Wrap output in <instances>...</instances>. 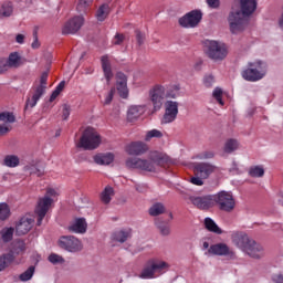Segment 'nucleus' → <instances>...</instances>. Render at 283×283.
Wrapping results in <instances>:
<instances>
[{"label": "nucleus", "instance_id": "59", "mask_svg": "<svg viewBox=\"0 0 283 283\" xmlns=\"http://www.w3.org/2000/svg\"><path fill=\"white\" fill-rule=\"evenodd\" d=\"M8 132H10V126L3 124L0 125V136H6V134H8Z\"/></svg>", "mask_w": 283, "mask_h": 283}, {"label": "nucleus", "instance_id": "46", "mask_svg": "<svg viewBox=\"0 0 283 283\" xmlns=\"http://www.w3.org/2000/svg\"><path fill=\"white\" fill-rule=\"evenodd\" d=\"M49 262H51V264H65V259H63V256L56 254V253H51L48 258Z\"/></svg>", "mask_w": 283, "mask_h": 283}, {"label": "nucleus", "instance_id": "19", "mask_svg": "<svg viewBox=\"0 0 283 283\" xmlns=\"http://www.w3.org/2000/svg\"><path fill=\"white\" fill-rule=\"evenodd\" d=\"M190 202L195 207H197V209H201L202 211H207V209H211V207H213L216 200L211 196L190 197Z\"/></svg>", "mask_w": 283, "mask_h": 283}, {"label": "nucleus", "instance_id": "15", "mask_svg": "<svg viewBox=\"0 0 283 283\" xmlns=\"http://www.w3.org/2000/svg\"><path fill=\"white\" fill-rule=\"evenodd\" d=\"M32 227H34V218H32L30 214H27L17 222L15 233L18 235H25L27 233H30Z\"/></svg>", "mask_w": 283, "mask_h": 283}, {"label": "nucleus", "instance_id": "50", "mask_svg": "<svg viewBox=\"0 0 283 283\" xmlns=\"http://www.w3.org/2000/svg\"><path fill=\"white\" fill-rule=\"evenodd\" d=\"M15 117L12 113H0V122L2 123H14Z\"/></svg>", "mask_w": 283, "mask_h": 283}, {"label": "nucleus", "instance_id": "32", "mask_svg": "<svg viewBox=\"0 0 283 283\" xmlns=\"http://www.w3.org/2000/svg\"><path fill=\"white\" fill-rule=\"evenodd\" d=\"M205 227L206 229H208V231H211L212 233H217L218 235L222 233V230L220 229V227H218V224H216V222L211 218L205 219Z\"/></svg>", "mask_w": 283, "mask_h": 283}, {"label": "nucleus", "instance_id": "17", "mask_svg": "<svg viewBox=\"0 0 283 283\" xmlns=\"http://www.w3.org/2000/svg\"><path fill=\"white\" fill-rule=\"evenodd\" d=\"M253 239L249 237V234L244 232H234L232 234V242L238 247V249H241V251L245 252L247 249L250 247Z\"/></svg>", "mask_w": 283, "mask_h": 283}, {"label": "nucleus", "instance_id": "62", "mask_svg": "<svg viewBox=\"0 0 283 283\" xmlns=\"http://www.w3.org/2000/svg\"><path fill=\"white\" fill-rule=\"evenodd\" d=\"M275 283H283V274H276L272 277Z\"/></svg>", "mask_w": 283, "mask_h": 283}, {"label": "nucleus", "instance_id": "36", "mask_svg": "<svg viewBox=\"0 0 283 283\" xmlns=\"http://www.w3.org/2000/svg\"><path fill=\"white\" fill-rule=\"evenodd\" d=\"M165 213V205L157 202L149 208V216H163Z\"/></svg>", "mask_w": 283, "mask_h": 283}, {"label": "nucleus", "instance_id": "29", "mask_svg": "<svg viewBox=\"0 0 283 283\" xmlns=\"http://www.w3.org/2000/svg\"><path fill=\"white\" fill-rule=\"evenodd\" d=\"M112 198H114V188H112V186H106L99 196V200L103 205H109Z\"/></svg>", "mask_w": 283, "mask_h": 283}, {"label": "nucleus", "instance_id": "26", "mask_svg": "<svg viewBox=\"0 0 283 283\" xmlns=\"http://www.w3.org/2000/svg\"><path fill=\"white\" fill-rule=\"evenodd\" d=\"M23 253H25V241H13L9 254L13 255V258H17V255H23Z\"/></svg>", "mask_w": 283, "mask_h": 283}, {"label": "nucleus", "instance_id": "60", "mask_svg": "<svg viewBox=\"0 0 283 283\" xmlns=\"http://www.w3.org/2000/svg\"><path fill=\"white\" fill-rule=\"evenodd\" d=\"M61 94L60 91L54 90L50 96V103H53V101H56L59 98V95Z\"/></svg>", "mask_w": 283, "mask_h": 283}, {"label": "nucleus", "instance_id": "3", "mask_svg": "<svg viewBox=\"0 0 283 283\" xmlns=\"http://www.w3.org/2000/svg\"><path fill=\"white\" fill-rule=\"evenodd\" d=\"M101 135L96 129L92 127H87L76 144V147L80 149H85V151H94V149H98L101 147Z\"/></svg>", "mask_w": 283, "mask_h": 283}, {"label": "nucleus", "instance_id": "35", "mask_svg": "<svg viewBox=\"0 0 283 283\" xmlns=\"http://www.w3.org/2000/svg\"><path fill=\"white\" fill-rule=\"evenodd\" d=\"M14 262V255L13 254H3L0 256V271H4L8 269V265Z\"/></svg>", "mask_w": 283, "mask_h": 283}, {"label": "nucleus", "instance_id": "57", "mask_svg": "<svg viewBox=\"0 0 283 283\" xmlns=\"http://www.w3.org/2000/svg\"><path fill=\"white\" fill-rule=\"evenodd\" d=\"M209 8H220V0H207Z\"/></svg>", "mask_w": 283, "mask_h": 283}, {"label": "nucleus", "instance_id": "1", "mask_svg": "<svg viewBox=\"0 0 283 283\" xmlns=\"http://www.w3.org/2000/svg\"><path fill=\"white\" fill-rule=\"evenodd\" d=\"M171 159L167 154L158 150L150 151L148 158L129 157L126 159V167L128 169H140V171L154 172L158 167H167Z\"/></svg>", "mask_w": 283, "mask_h": 283}, {"label": "nucleus", "instance_id": "27", "mask_svg": "<svg viewBox=\"0 0 283 283\" xmlns=\"http://www.w3.org/2000/svg\"><path fill=\"white\" fill-rule=\"evenodd\" d=\"M94 163L96 165H112L114 163V154L112 153H101L94 156Z\"/></svg>", "mask_w": 283, "mask_h": 283}, {"label": "nucleus", "instance_id": "8", "mask_svg": "<svg viewBox=\"0 0 283 283\" xmlns=\"http://www.w3.org/2000/svg\"><path fill=\"white\" fill-rule=\"evenodd\" d=\"M244 81L255 83V81H262L266 76V64L262 61H255L249 63V69L242 72Z\"/></svg>", "mask_w": 283, "mask_h": 283}, {"label": "nucleus", "instance_id": "31", "mask_svg": "<svg viewBox=\"0 0 283 283\" xmlns=\"http://www.w3.org/2000/svg\"><path fill=\"white\" fill-rule=\"evenodd\" d=\"M92 3H94V0H77L76 11L80 12V14H87Z\"/></svg>", "mask_w": 283, "mask_h": 283}, {"label": "nucleus", "instance_id": "16", "mask_svg": "<svg viewBox=\"0 0 283 283\" xmlns=\"http://www.w3.org/2000/svg\"><path fill=\"white\" fill-rule=\"evenodd\" d=\"M149 94L154 108L156 111L160 109V107H163V101L166 98L165 86L156 85L153 90H150Z\"/></svg>", "mask_w": 283, "mask_h": 283}, {"label": "nucleus", "instance_id": "43", "mask_svg": "<svg viewBox=\"0 0 283 283\" xmlns=\"http://www.w3.org/2000/svg\"><path fill=\"white\" fill-rule=\"evenodd\" d=\"M24 171H29V174H33L38 177L43 176V169L39 168L36 165L29 164L24 167Z\"/></svg>", "mask_w": 283, "mask_h": 283}, {"label": "nucleus", "instance_id": "13", "mask_svg": "<svg viewBox=\"0 0 283 283\" xmlns=\"http://www.w3.org/2000/svg\"><path fill=\"white\" fill-rule=\"evenodd\" d=\"M83 23H85L83 15L73 17L64 24L62 32L64 34H76L83 28Z\"/></svg>", "mask_w": 283, "mask_h": 283}, {"label": "nucleus", "instance_id": "58", "mask_svg": "<svg viewBox=\"0 0 283 283\" xmlns=\"http://www.w3.org/2000/svg\"><path fill=\"white\" fill-rule=\"evenodd\" d=\"M135 189H136V191H138V193H145L147 191V186L146 185L136 184L135 185Z\"/></svg>", "mask_w": 283, "mask_h": 283}, {"label": "nucleus", "instance_id": "30", "mask_svg": "<svg viewBox=\"0 0 283 283\" xmlns=\"http://www.w3.org/2000/svg\"><path fill=\"white\" fill-rule=\"evenodd\" d=\"M129 238H132V230H120L113 234V240H115V242H120L122 244L123 242H127Z\"/></svg>", "mask_w": 283, "mask_h": 283}, {"label": "nucleus", "instance_id": "41", "mask_svg": "<svg viewBox=\"0 0 283 283\" xmlns=\"http://www.w3.org/2000/svg\"><path fill=\"white\" fill-rule=\"evenodd\" d=\"M251 178H262L264 176V167L262 166H252L249 170Z\"/></svg>", "mask_w": 283, "mask_h": 283}, {"label": "nucleus", "instance_id": "9", "mask_svg": "<svg viewBox=\"0 0 283 283\" xmlns=\"http://www.w3.org/2000/svg\"><path fill=\"white\" fill-rule=\"evenodd\" d=\"M214 200L221 211L231 213V211L235 209V199H233V195H231V192L221 191Z\"/></svg>", "mask_w": 283, "mask_h": 283}, {"label": "nucleus", "instance_id": "11", "mask_svg": "<svg viewBox=\"0 0 283 283\" xmlns=\"http://www.w3.org/2000/svg\"><path fill=\"white\" fill-rule=\"evenodd\" d=\"M60 247L70 253H76L83 249V243L77 238L69 235L60 239Z\"/></svg>", "mask_w": 283, "mask_h": 283}, {"label": "nucleus", "instance_id": "40", "mask_svg": "<svg viewBox=\"0 0 283 283\" xmlns=\"http://www.w3.org/2000/svg\"><path fill=\"white\" fill-rule=\"evenodd\" d=\"M235 149H238V140L228 139L224 144L223 151H226V154H233Z\"/></svg>", "mask_w": 283, "mask_h": 283}, {"label": "nucleus", "instance_id": "56", "mask_svg": "<svg viewBox=\"0 0 283 283\" xmlns=\"http://www.w3.org/2000/svg\"><path fill=\"white\" fill-rule=\"evenodd\" d=\"M114 92H116L115 88H112L108 94L106 95L105 99H104V105H109V103H112V101H114Z\"/></svg>", "mask_w": 283, "mask_h": 283}, {"label": "nucleus", "instance_id": "7", "mask_svg": "<svg viewBox=\"0 0 283 283\" xmlns=\"http://www.w3.org/2000/svg\"><path fill=\"white\" fill-rule=\"evenodd\" d=\"M206 54L212 61H224L229 56V46L223 42L207 40L205 42Z\"/></svg>", "mask_w": 283, "mask_h": 283}, {"label": "nucleus", "instance_id": "39", "mask_svg": "<svg viewBox=\"0 0 283 283\" xmlns=\"http://www.w3.org/2000/svg\"><path fill=\"white\" fill-rule=\"evenodd\" d=\"M156 227L161 235H169V233H171V228L169 227V223L165 221H156Z\"/></svg>", "mask_w": 283, "mask_h": 283}, {"label": "nucleus", "instance_id": "33", "mask_svg": "<svg viewBox=\"0 0 283 283\" xmlns=\"http://www.w3.org/2000/svg\"><path fill=\"white\" fill-rule=\"evenodd\" d=\"M19 163H20L19 156H15V155H7L3 159V165L6 167H11V168L19 167Z\"/></svg>", "mask_w": 283, "mask_h": 283}, {"label": "nucleus", "instance_id": "42", "mask_svg": "<svg viewBox=\"0 0 283 283\" xmlns=\"http://www.w3.org/2000/svg\"><path fill=\"white\" fill-rule=\"evenodd\" d=\"M178 96H180V88L178 86L165 88L166 98H178Z\"/></svg>", "mask_w": 283, "mask_h": 283}, {"label": "nucleus", "instance_id": "10", "mask_svg": "<svg viewBox=\"0 0 283 283\" xmlns=\"http://www.w3.org/2000/svg\"><path fill=\"white\" fill-rule=\"evenodd\" d=\"M202 21V11L192 10L179 19L181 28H196Z\"/></svg>", "mask_w": 283, "mask_h": 283}, {"label": "nucleus", "instance_id": "20", "mask_svg": "<svg viewBox=\"0 0 283 283\" xmlns=\"http://www.w3.org/2000/svg\"><path fill=\"white\" fill-rule=\"evenodd\" d=\"M116 88L122 98L129 96V90L127 88V75L123 72L116 74Z\"/></svg>", "mask_w": 283, "mask_h": 283}, {"label": "nucleus", "instance_id": "47", "mask_svg": "<svg viewBox=\"0 0 283 283\" xmlns=\"http://www.w3.org/2000/svg\"><path fill=\"white\" fill-rule=\"evenodd\" d=\"M151 138H163V132L158 129H151L146 133L145 140L149 143Z\"/></svg>", "mask_w": 283, "mask_h": 283}, {"label": "nucleus", "instance_id": "45", "mask_svg": "<svg viewBox=\"0 0 283 283\" xmlns=\"http://www.w3.org/2000/svg\"><path fill=\"white\" fill-rule=\"evenodd\" d=\"M34 276V266H30L28 270H25L22 274H20L21 282H29V280H32Z\"/></svg>", "mask_w": 283, "mask_h": 283}, {"label": "nucleus", "instance_id": "14", "mask_svg": "<svg viewBox=\"0 0 283 283\" xmlns=\"http://www.w3.org/2000/svg\"><path fill=\"white\" fill-rule=\"evenodd\" d=\"M195 176H199V178H203L207 180L211 174H216L218 171V167L210 163H198L193 168Z\"/></svg>", "mask_w": 283, "mask_h": 283}, {"label": "nucleus", "instance_id": "23", "mask_svg": "<svg viewBox=\"0 0 283 283\" xmlns=\"http://www.w3.org/2000/svg\"><path fill=\"white\" fill-rule=\"evenodd\" d=\"M6 60L10 70H18V67H21V65H23V57H21V53L19 52L10 53L8 59Z\"/></svg>", "mask_w": 283, "mask_h": 283}, {"label": "nucleus", "instance_id": "12", "mask_svg": "<svg viewBox=\"0 0 283 283\" xmlns=\"http://www.w3.org/2000/svg\"><path fill=\"white\" fill-rule=\"evenodd\" d=\"M178 102L167 101L165 103V114L161 120L165 125L174 123V120H176V118L178 117Z\"/></svg>", "mask_w": 283, "mask_h": 283}, {"label": "nucleus", "instance_id": "52", "mask_svg": "<svg viewBox=\"0 0 283 283\" xmlns=\"http://www.w3.org/2000/svg\"><path fill=\"white\" fill-rule=\"evenodd\" d=\"M124 42L125 35L123 33H117L112 40L113 45H123Z\"/></svg>", "mask_w": 283, "mask_h": 283}, {"label": "nucleus", "instance_id": "24", "mask_svg": "<svg viewBox=\"0 0 283 283\" xmlns=\"http://www.w3.org/2000/svg\"><path fill=\"white\" fill-rule=\"evenodd\" d=\"M69 231L73 233H85L87 231V221H85V218L75 219L69 227Z\"/></svg>", "mask_w": 283, "mask_h": 283}, {"label": "nucleus", "instance_id": "4", "mask_svg": "<svg viewBox=\"0 0 283 283\" xmlns=\"http://www.w3.org/2000/svg\"><path fill=\"white\" fill-rule=\"evenodd\" d=\"M56 196H59V192L52 188H49L44 197L39 199L38 206L35 208V216H38V227H41L43 223V218H45L48 211H50V207H52L54 203Z\"/></svg>", "mask_w": 283, "mask_h": 283}, {"label": "nucleus", "instance_id": "25", "mask_svg": "<svg viewBox=\"0 0 283 283\" xmlns=\"http://www.w3.org/2000/svg\"><path fill=\"white\" fill-rule=\"evenodd\" d=\"M101 61H102V70L104 72V76L107 83H109V81L114 78V73L112 72V63L109 62V56L103 55Z\"/></svg>", "mask_w": 283, "mask_h": 283}, {"label": "nucleus", "instance_id": "18", "mask_svg": "<svg viewBox=\"0 0 283 283\" xmlns=\"http://www.w3.org/2000/svg\"><path fill=\"white\" fill-rule=\"evenodd\" d=\"M149 151V146L144 142H133L126 146L128 156H143Z\"/></svg>", "mask_w": 283, "mask_h": 283}, {"label": "nucleus", "instance_id": "28", "mask_svg": "<svg viewBox=\"0 0 283 283\" xmlns=\"http://www.w3.org/2000/svg\"><path fill=\"white\" fill-rule=\"evenodd\" d=\"M145 114V106H130L127 112L128 120H136V118H140Z\"/></svg>", "mask_w": 283, "mask_h": 283}, {"label": "nucleus", "instance_id": "38", "mask_svg": "<svg viewBox=\"0 0 283 283\" xmlns=\"http://www.w3.org/2000/svg\"><path fill=\"white\" fill-rule=\"evenodd\" d=\"M14 12V7H12V2H4L0 8V17H12Z\"/></svg>", "mask_w": 283, "mask_h": 283}, {"label": "nucleus", "instance_id": "5", "mask_svg": "<svg viewBox=\"0 0 283 283\" xmlns=\"http://www.w3.org/2000/svg\"><path fill=\"white\" fill-rule=\"evenodd\" d=\"M48 72H43L40 80L35 81L31 91V97L27 99L25 109H28V107H36V104L41 101V96H43L48 90Z\"/></svg>", "mask_w": 283, "mask_h": 283}, {"label": "nucleus", "instance_id": "6", "mask_svg": "<svg viewBox=\"0 0 283 283\" xmlns=\"http://www.w3.org/2000/svg\"><path fill=\"white\" fill-rule=\"evenodd\" d=\"M167 270H169V263L158 259H150L144 265L139 277H142V280H154L156 273H163V271Z\"/></svg>", "mask_w": 283, "mask_h": 283}, {"label": "nucleus", "instance_id": "54", "mask_svg": "<svg viewBox=\"0 0 283 283\" xmlns=\"http://www.w3.org/2000/svg\"><path fill=\"white\" fill-rule=\"evenodd\" d=\"M10 70V65L8 64V60L6 57L0 59V74H6Z\"/></svg>", "mask_w": 283, "mask_h": 283}, {"label": "nucleus", "instance_id": "63", "mask_svg": "<svg viewBox=\"0 0 283 283\" xmlns=\"http://www.w3.org/2000/svg\"><path fill=\"white\" fill-rule=\"evenodd\" d=\"M136 36H137V43H139V45H143V41L145 40L143 33H140V31H137Z\"/></svg>", "mask_w": 283, "mask_h": 283}, {"label": "nucleus", "instance_id": "64", "mask_svg": "<svg viewBox=\"0 0 283 283\" xmlns=\"http://www.w3.org/2000/svg\"><path fill=\"white\" fill-rule=\"evenodd\" d=\"M15 41H17V43L23 44L24 41H25V35H23V34H18V35L15 36Z\"/></svg>", "mask_w": 283, "mask_h": 283}, {"label": "nucleus", "instance_id": "22", "mask_svg": "<svg viewBox=\"0 0 283 283\" xmlns=\"http://www.w3.org/2000/svg\"><path fill=\"white\" fill-rule=\"evenodd\" d=\"M209 253H212L213 255H229V258H233V255H235V252H233V250H231L224 243H217L214 245H211L209 249Z\"/></svg>", "mask_w": 283, "mask_h": 283}, {"label": "nucleus", "instance_id": "61", "mask_svg": "<svg viewBox=\"0 0 283 283\" xmlns=\"http://www.w3.org/2000/svg\"><path fill=\"white\" fill-rule=\"evenodd\" d=\"M61 94L60 91L54 90L50 96V103H53V101H56L59 98V95Z\"/></svg>", "mask_w": 283, "mask_h": 283}, {"label": "nucleus", "instance_id": "2", "mask_svg": "<svg viewBox=\"0 0 283 283\" xmlns=\"http://www.w3.org/2000/svg\"><path fill=\"white\" fill-rule=\"evenodd\" d=\"M240 10L231 11L228 18L230 30L233 34L242 32L249 18L258 10V0H240Z\"/></svg>", "mask_w": 283, "mask_h": 283}, {"label": "nucleus", "instance_id": "51", "mask_svg": "<svg viewBox=\"0 0 283 283\" xmlns=\"http://www.w3.org/2000/svg\"><path fill=\"white\" fill-rule=\"evenodd\" d=\"M213 83H216V77L212 74H207L203 76L205 87H213Z\"/></svg>", "mask_w": 283, "mask_h": 283}, {"label": "nucleus", "instance_id": "44", "mask_svg": "<svg viewBox=\"0 0 283 283\" xmlns=\"http://www.w3.org/2000/svg\"><path fill=\"white\" fill-rule=\"evenodd\" d=\"M10 218V206L8 203H0V220H8Z\"/></svg>", "mask_w": 283, "mask_h": 283}, {"label": "nucleus", "instance_id": "48", "mask_svg": "<svg viewBox=\"0 0 283 283\" xmlns=\"http://www.w3.org/2000/svg\"><path fill=\"white\" fill-rule=\"evenodd\" d=\"M216 153H213L212 150H206V151H201L199 153L196 158L197 160H211V158H214Z\"/></svg>", "mask_w": 283, "mask_h": 283}, {"label": "nucleus", "instance_id": "53", "mask_svg": "<svg viewBox=\"0 0 283 283\" xmlns=\"http://www.w3.org/2000/svg\"><path fill=\"white\" fill-rule=\"evenodd\" d=\"M72 112V107L67 104L62 105V118L63 120H67L70 118V114Z\"/></svg>", "mask_w": 283, "mask_h": 283}, {"label": "nucleus", "instance_id": "55", "mask_svg": "<svg viewBox=\"0 0 283 283\" xmlns=\"http://www.w3.org/2000/svg\"><path fill=\"white\" fill-rule=\"evenodd\" d=\"M205 178H202V177H200V176H197L196 175V177H192L191 179H190V182L192 184V185H196L197 187H202V185H205Z\"/></svg>", "mask_w": 283, "mask_h": 283}, {"label": "nucleus", "instance_id": "34", "mask_svg": "<svg viewBox=\"0 0 283 283\" xmlns=\"http://www.w3.org/2000/svg\"><path fill=\"white\" fill-rule=\"evenodd\" d=\"M0 235L2 238V242H10L12 238H14V228H3L0 231Z\"/></svg>", "mask_w": 283, "mask_h": 283}, {"label": "nucleus", "instance_id": "37", "mask_svg": "<svg viewBox=\"0 0 283 283\" xmlns=\"http://www.w3.org/2000/svg\"><path fill=\"white\" fill-rule=\"evenodd\" d=\"M107 14H109V6L102 4L96 12L97 21H105V19H107Z\"/></svg>", "mask_w": 283, "mask_h": 283}, {"label": "nucleus", "instance_id": "21", "mask_svg": "<svg viewBox=\"0 0 283 283\" xmlns=\"http://www.w3.org/2000/svg\"><path fill=\"white\" fill-rule=\"evenodd\" d=\"M243 253H247V255L253 258L254 260H260V258H264V248L262 244L253 240L250 247Z\"/></svg>", "mask_w": 283, "mask_h": 283}, {"label": "nucleus", "instance_id": "49", "mask_svg": "<svg viewBox=\"0 0 283 283\" xmlns=\"http://www.w3.org/2000/svg\"><path fill=\"white\" fill-rule=\"evenodd\" d=\"M212 96L221 107L224 106V101H222V88L216 87L212 92Z\"/></svg>", "mask_w": 283, "mask_h": 283}]
</instances>
